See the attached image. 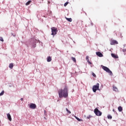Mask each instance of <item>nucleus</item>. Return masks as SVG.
Returning <instances> with one entry per match:
<instances>
[{
  "mask_svg": "<svg viewBox=\"0 0 126 126\" xmlns=\"http://www.w3.org/2000/svg\"><path fill=\"white\" fill-rule=\"evenodd\" d=\"M59 98H67L68 97V88L67 86H65L64 89H59L58 90Z\"/></svg>",
  "mask_w": 126,
  "mask_h": 126,
  "instance_id": "f257e3e1",
  "label": "nucleus"
},
{
  "mask_svg": "<svg viewBox=\"0 0 126 126\" xmlns=\"http://www.w3.org/2000/svg\"><path fill=\"white\" fill-rule=\"evenodd\" d=\"M51 32V35H53V36H55V35H56L57 33H58V29L56 27H52Z\"/></svg>",
  "mask_w": 126,
  "mask_h": 126,
  "instance_id": "f03ea898",
  "label": "nucleus"
},
{
  "mask_svg": "<svg viewBox=\"0 0 126 126\" xmlns=\"http://www.w3.org/2000/svg\"><path fill=\"white\" fill-rule=\"evenodd\" d=\"M94 113L96 115V116H102V112L99 111L98 108H95L94 110Z\"/></svg>",
  "mask_w": 126,
  "mask_h": 126,
  "instance_id": "7ed1b4c3",
  "label": "nucleus"
},
{
  "mask_svg": "<svg viewBox=\"0 0 126 126\" xmlns=\"http://www.w3.org/2000/svg\"><path fill=\"white\" fill-rule=\"evenodd\" d=\"M99 83H97L96 85H94L93 87V92L95 93L97 90H99Z\"/></svg>",
  "mask_w": 126,
  "mask_h": 126,
  "instance_id": "20e7f679",
  "label": "nucleus"
},
{
  "mask_svg": "<svg viewBox=\"0 0 126 126\" xmlns=\"http://www.w3.org/2000/svg\"><path fill=\"white\" fill-rule=\"evenodd\" d=\"M102 69L103 70L106 71V72H108V73H110L111 75L113 74V73L111 72V70H110V69H109V68H108L107 67L103 66Z\"/></svg>",
  "mask_w": 126,
  "mask_h": 126,
  "instance_id": "39448f33",
  "label": "nucleus"
},
{
  "mask_svg": "<svg viewBox=\"0 0 126 126\" xmlns=\"http://www.w3.org/2000/svg\"><path fill=\"white\" fill-rule=\"evenodd\" d=\"M30 109H32V110H34L37 108V105H36V104L34 103H31L30 105Z\"/></svg>",
  "mask_w": 126,
  "mask_h": 126,
  "instance_id": "423d86ee",
  "label": "nucleus"
},
{
  "mask_svg": "<svg viewBox=\"0 0 126 126\" xmlns=\"http://www.w3.org/2000/svg\"><path fill=\"white\" fill-rule=\"evenodd\" d=\"M117 44H119V43L117 40H113L110 42V45H117Z\"/></svg>",
  "mask_w": 126,
  "mask_h": 126,
  "instance_id": "0eeeda50",
  "label": "nucleus"
},
{
  "mask_svg": "<svg viewBox=\"0 0 126 126\" xmlns=\"http://www.w3.org/2000/svg\"><path fill=\"white\" fill-rule=\"evenodd\" d=\"M96 55L100 58H102V57H103V54H102L100 52H96Z\"/></svg>",
  "mask_w": 126,
  "mask_h": 126,
  "instance_id": "6e6552de",
  "label": "nucleus"
},
{
  "mask_svg": "<svg viewBox=\"0 0 126 126\" xmlns=\"http://www.w3.org/2000/svg\"><path fill=\"white\" fill-rule=\"evenodd\" d=\"M7 119L9 120V121H10V122H11L12 119L11 118V116L10 115V114L9 113L7 114Z\"/></svg>",
  "mask_w": 126,
  "mask_h": 126,
  "instance_id": "1a4fd4ad",
  "label": "nucleus"
},
{
  "mask_svg": "<svg viewBox=\"0 0 126 126\" xmlns=\"http://www.w3.org/2000/svg\"><path fill=\"white\" fill-rule=\"evenodd\" d=\"M86 60L87 61V62L88 63H89L90 64H92V63L91 62H90V61H89V56H87L86 57Z\"/></svg>",
  "mask_w": 126,
  "mask_h": 126,
  "instance_id": "9d476101",
  "label": "nucleus"
},
{
  "mask_svg": "<svg viewBox=\"0 0 126 126\" xmlns=\"http://www.w3.org/2000/svg\"><path fill=\"white\" fill-rule=\"evenodd\" d=\"M111 56L112 57V58H114V59H119V56H118V55H115V54L112 53Z\"/></svg>",
  "mask_w": 126,
  "mask_h": 126,
  "instance_id": "9b49d317",
  "label": "nucleus"
},
{
  "mask_svg": "<svg viewBox=\"0 0 126 126\" xmlns=\"http://www.w3.org/2000/svg\"><path fill=\"white\" fill-rule=\"evenodd\" d=\"M47 61L48 63H50V62H52V58H51L50 56L47 57Z\"/></svg>",
  "mask_w": 126,
  "mask_h": 126,
  "instance_id": "f8f14e48",
  "label": "nucleus"
},
{
  "mask_svg": "<svg viewBox=\"0 0 126 126\" xmlns=\"http://www.w3.org/2000/svg\"><path fill=\"white\" fill-rule=\"evenodd\" d=\"M119 112H122L123 111V107L122 106H119L118 108Z\"/></svg>",
  "mask_w": 126,
  "mask_h": 126,
  "instance_id": "ddd939ff",
  "label": "nucleus"
},
{
  "mask_svg": "<svg viewBox=\"0 0 126 126\" xmlns=\"http://www.w3.org/2000/svg\"><path fill=\"white\" fill-rule=\"evenodd\" d=\"M65 18L67 21H69V22H71V21H72V19H71V18Z\"/></svg>",
  "mask_w": 126,
  "mask_h": 126,
  "instance_id": "4468645a",
  "label": "nucleus"
},
{
  "mask_svg": "<svg viewBox=\"0 0 126 126\" xmlns=\"http://www.w3.org/2000/svg\"><path fill=\"white\" fill-rule=\"evenodd\" d=\"M9 67L11 68V69H12L13 67V63H10L9 65Z\"/></svg>",
  "mask_w": 126,
  "mask_h": 126,
  "instance_id": "2eb2a0df",
  "label": "nucleus"
},
{
  "mask_svg": "<svg viewBox=\"0 0 126 126\" xmlns=\"http://www.w3.org/2000/svg\"><path fill=\"white\" fill-rule=\"evenodd\" d=\"M31 2H32V0H29L28 2H27L26 3V5H29V4H30V3H31Z\"/></svg>",
  "mask_w": 126,
  "mask_h": 126,
  "instance_id": "dca6fc26",
  "label": "nucleus"
},
{
  "mask_svg": "<svg viewBox=\"0 0 126 126\" xmlns=\"http://www.w3.org/2000/svg\"><path fill=\"white\" fill-rule=\"evenodd\" d=\"M113 90H114V91L117 92V91H118V88H117L116 87H113Z\"/></svg>",
  "mask_w": 126,
  "mask_h": 126,
  "instance_id": "f3484780",
  "label": "nucleus"
},
{
  "mask_svg": "<svg viewBox=\"0 0 126 126\" xmlns=\"http://www.w3.org/2000/svg\"><path fill=\"white\" fill-rule=\"evenodd\" d=\"M72 61L74 62V63H76V59H75V58L74 57H71Z\"/></svg>",
  "mask_w": 126,
  "mask_h": 126,
  "instance_id": "a211bd4d",
  "label": "nucleus"
},
{
  "mask_svg": "<svg viewBox=\"0 0 126 126\" xmlns=\"http://www.w3.org/2000/svg\"><path fill=\"white\" fill-rule=\"evenodd\" d=\"M36 43L34 42L32 44V48H36Z\"/></svg>",
  "mask_w": 126,
  "mask_h": 126,
  "instance_id": "6ab92c4d",
  "label": "nucleus"
},
{
  "mask_svg": "<svg viewBox=\"0 0 126 126\" xmlns=\"http://www.w3.org/2000/svg\"><path fill=\"white\" fill-rule=\"evenodd\" d=\"M75 119H76L77 120V121H78V122H81V121H82V120L78 118L77 117L75 116Z\"/></svg>",
  "mask_w": 126,
  "mask_h": 126,
  "instance_id": "aec40b11",
  "label": "nucleus"
},
{
  "mask_svg": "<svg viewBox=\"0 0 126 126\" xmlns=\"http://www.w3.org/2000/svg\"><path fill=\"white\" fill-rule=\"evenodd\" d=\"M4 94V91H2L0 93V96H2Z\"/></svg>",
  "mask_w": 126,
  "mask_h": 126,
  "instance_id": "412c9836",
  "label": "nucleus"
},
{
  "mask_svg": "<svg viewBox=\"0 0 126 126\" xmlns=\"http://www.w3.org/2000/svg\"><path fill=\"white\" fill-rule=\"evenodd\" d=\"M66 111L67 112L68 114H71V112L70 111L68 110L67 108H66Z\"/></svg>",
  "mask_w": 126,
  "mask_h": 126,
  "instance_id": "4be33fe9",
  "label": "nucleus"
},
{
  "mask_svg": "<svg viewBox=\"0 0 126 126\" xmlns=\"http://www.w3.org/2000/svg\"><path fill=\"white\" fill-rule=\"evenodd\" d=\"M68 3H69V2L68 1L66 2L64 4V6H66V5H67V4H68Z\"/></svg>",
  "mask_w": 126,
  "mask_h": 126,
  "instance_id": "5701e85b",
  "label": "nucleus"
},
{
  "mask_svg": "<svg viewBox=\"0 0 126 126\" xmlns=\"http://www.w3.org/2000/svg\"><path fill=\"white\" fill-rule=\"evenodd\" d=\"M107 118H108V119H110V120H112V116H111V115H108V116H107Z\"/></svg>",
  "mask_w": 126,
  "mask_h": 126,
  "instance_id": "b1692460",
  "label": "nucleus"
},
{
  "mask_svg": "<svg viewBox=\"0 0 126 126\" xmlns=\"http://www.w3.org/2000/svg\"><path fill=\"white\" fill-rule=\"evenodd\" d=\"M0 41H1V42H3V38H2V37H0Z\"/></svg>",
  "mask_w": 126,
  "mask_h": 126,
  "instance_id": "393cba45",
  "label": "nucleus"
},
{
  "mask_svg": "<svg viewBox=\"0 0 126 126\" xmlns=\"http://www.w3.org/2000/svg\"><path fill=\"white\" fill-rule=\"evenodd\" d=\"M92 116L91 115H89V116L87 117V119H91Z\"/></svg>",
  "mask_w": 126,
  "mask_h": 126,
  "instance_id": "a878e982",
  "label": "nucleus"
},
{
  "mask_svg": "<svg viewBox=\"0 0 126 126\" xmlns=\"http://www.w3.org/2000/svg\"><path fill=\"white\" fill-rule=\"evenodd\" d=\"M92 75L94 77H96V74H95V73H94V72L92 73Z\"/></svg>",
  "mask_w": 126,
  "mask_h": 126,
  "instance_id": "bb28decb",
  "label": "nucleus"
},
{
  "mask_svg": "<svg viewBox=\"0 0 126 126\" xmlns=\"http://www.w3.org/2000/svg\"><path fill=\"white\" fill-rule=\"evenodd\" d=\"M123 51L124 53H126V49H124Z\"/></svg>",
  "mask_w": 126,
  "mask_h": 126,
  "instance_id": "cd10ccee",
  "label": "nucleus"
},
{
  "mask_svg": "<svg viewBox=\"0 0 126 126\" xmlns=\"http://www.w3.org/2000/svg\"><path fill=\"white\" fill-rule=\"evenodd\" d=\"M21 101H23V98H21Z\"/></svg>",
  "mask_w": 126,
  "mask_h": 126,
  "instance_id": "c85d7f7f",
  "label": "nucleus"
},
{
  "mask_svg": "<svg viewBox=\"0 0 126 126\" xmlns=\"http://www.w3.org/2000/svg\"><path fill=\"white\" fill-rule=\"evenodd\" d=\"M48 3H50V2H49V1H48Z\"/></svg>",
  "mask_w": 126,
  "mask_h": 126,
  "instance_id": "c756f323",
  "label": "nucleus"
},
{
  "mask_svg": "<svg viewBox=\"0 0 126 126\" xmlns=\"http://www.w3.org/2000/svg\"><path fill=\"white\" fill-rule=\"evenodd\" d=\"M42 0V1H44V0Z\"/></svg>",
  "mask_w": 126,
  "mask_h": 126,
  "instance_id": "7c9ffc66",
  "label": "nucleus"
}]
</instances>
